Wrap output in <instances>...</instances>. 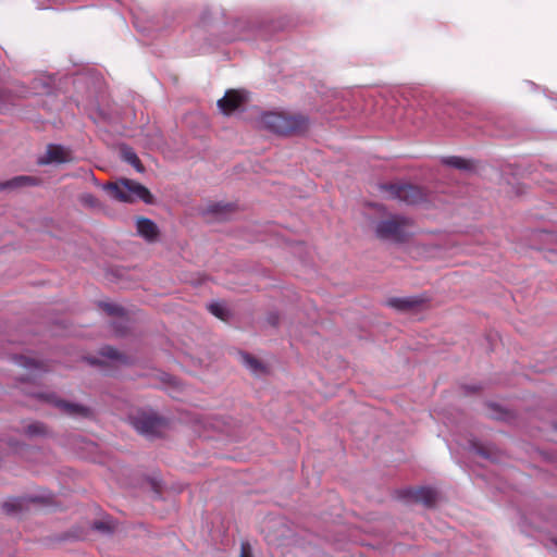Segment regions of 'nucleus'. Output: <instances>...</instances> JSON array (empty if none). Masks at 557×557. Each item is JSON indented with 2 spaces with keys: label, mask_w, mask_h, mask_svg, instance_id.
Returning <instances> with one entry per match:
<instances>
[{
  "label": "nucleus",
  "mask_w": 557,
  "mask_h": 557,
  "mask_svg": "<svg viewBox=\"0 0 557 557\" xmlns=\"http://www.w3.org/2000/svg\"><path fill=\"white\" fill-rule=\"evenodd\" d=\"M260 125L278 135H298L308 129L309 121L301 114L267 112L261 115Z\"/></svg>",
  "instance_id": "obj_1"
},
{
  "label": "nucleus",
  "mask_w": 557,
  "mask_h": 557,
  "mask_svg": "<svg viewBox=\"0 0 557 557\" xmlns=\"http://www.w3.org/2000/svg\"><path fill=\"white\" fill-rule=\"evenodd\" d=\"M412 220L401 214H389L374 225L375 236L395 244L406 243L411 236Z\"/></svg>",
  "instance_id": "obj_2"
},
{
  "label": "nucleus",
  "mask_w": 557,
  "mask_h": 557,
  "mask_svg": "<svg viewBox=\"0 0 557 557\" xmlns=\"http://www.w3.org/2000/svg\"><path fill=\"white\" fill-rule=\"evenodd\" d=\"M132 426L148 438L161 437L170 429L169 421L152 409H140L129 416Z\"/></svg>",
  "instance_id": "obj_3"
},
{
  "label": "nucleus",
  "mask_w": 557,
  "mask_h": 557,
  "mask_svg": "<svg viewBox=\"0 0 557 557\" xmlns=\"http://www.w3.org/2000/svg\"><path fill=\"white\" fill-rule=\"evenodd\" d=\"M104 189L108 190L112 198L122 202L141 200L148 205L153 203V196L148 188L133 180L122 178L104 185Z\"/></svg>",
  "instance_id": "obj_4"
},
{
  "label": "nucleus",
  "mask_w": 557,
  "mask_h": 557,
  "mask_svg": "<svg viewBox=\"0 0 557 557\" xmlns=\"http://www.w3.org/2000/svg\"><path fill=\"white\" fill-rule=\"evenodd\" d=\"M381 189L386 193L388 199L406 205H418L426 200V193L423 188L408 183L385 184L381 185Z\"/></svg>",
  "instance_id": "obj_5"
},
{
  "label": "nucleus",
  "mask_w": 557,
  "mask_h": 557,
  "mask_svg": "<svg viewBox=\"0 0 557 557\" xmlns=\"http://www.w3.org/2000/svg\"><path fill=\"white\" fill-rule=\"evenodd\" d=\"M39 397L67 416L87 418L91 414V410L88 407L81 404L62 400L54 394H42L39 395Z\"/></svg>",
  "instance_id": "obj_6"
},
{
  "label": "nucleus",
  "mask_w": 557,
  "mask_h": 557,
  "mask_svg": "<svg viewBox=\"0 0 557 557\" xmlns=\"http://www.w3.org/2000/svg\"><path fill=\"white\" fill-rule=\"evenodd\" d=\"M428 302L424 295L394 297L387 300V306L400 312H411L423 308Z\"/></svg>",
  "instance_id": "obj_7"
},
{
  "label": "nucleus",
  "mask_w": 557,
  "mask_h": 557,
  "mask_svg": "<svg viewBox=\"0 0 557 557\" xmlns=\"http://www.w3.org/2000/svg\"><path fill=\"white\" fill-rule=\"evenodd\" d=\"M245 101L246 95L243 91L231 89L218 100V107L222 113L228 115L239 109Z\"/></svg>",
  "instance_id": "obj_8"
},
{
  "label": "nucleus",
  "mask_w": 557,
  "mask_h": 557,
  "mask_svg": "<svg viewBox=\"0 0 557 557\" xmlns=\"http://www.w3.org/2000/svg\"><path fill=\"white\" fill-rule=\"evenodd\" d=\"M73 160L71 151L59 145H49L45 156L38 160L39 164L65 163Z\"/></svg>",
  "instance_id": "obj_9"
},
{
  "label": "nucleus",
  "mask_w": 557,
  "mask_h": 557,
  "mask_svg": "<svg viewBox=\"0 0 557 557\" xmlns=\"http://www.w3.org/2000/svg\"><path fill=\"white\" fill-rule=\"evenodd\" d=\"M230 426V420L223 417L209 416L203 418L195 419V431L201 432L206 430H214L218 432H224Z\"/></svg>",
  "instance_id": "obj_10"
},
{
  "label": "nucleus",
  "mask_w": 557,
  "mask_h": 557,
  "mask_svg": "<svg viewBox=\"0 0 557 557\" xmlns=\"http://www.w3.org/2000/svg\"><path fill=\"white\" fill-rule=\"evenodd\" d=\"M137 234L148 243H154L160 238V230L157 224L144 216L136 218Z\"/></svg>",
  "instance_id": "obj_11"
},
{
  "label": "nucleus",
  "mask_w": 557,
  "mask_h": 557,
  "mask_svg": "<svg viewBox=\"0 0 557 557\" xmlns=\"http://www.w3.org/2000/svg\"><path fill=\"white\" fill-rule=\"evenodd\" d=\"M15 361L20 367L25 368L26 370L29 371L28 379L36 377L38 374L46 372L48 370L47 366L44 362L28 356L15 357Z\"/></svg>",
  "instance_id": "obj_12"
},
{
  "label": "nucleus",
  "mask_w": 557,
  "mask_h": 557,
  "mask_svg": "<svg viewBox=\"0 0 557 557\" xmlns=\"http://www.w3.org/2000/svg\"><path fill=\"white\" fill-rule=\"evenodd\" d=\"M103 310L112 317H116L114 329L117 334H123L126 330L127 319L124 317V309L115 304H104Z\"/></svg>",
  "instance_id": "obj_13"
},
{
  "label": "nucleus",
  "mask_w": 557,
  "mask_h": 557,
  "mask_svg": "<svg viewBox=\"0 0 557 557\" xmlns=\"http://www.w3.org/2000/svg\"><path fill=\"white\" fill-rule=\"evenodd\" d=\"M411 497L423 505L431 507L437 500V492L431 487H420L411 492Z\"/></svg>",
  "instance_id": "obj_14"
},
{
  "label": "nucleus",
  "mask_w": 557,
  "mask_h": 557,
  "mask_svg": "<svg viewBox=\"0 0 557 557\" xmlns=\"http://www.w3.org/2000/svg\"><path fill=\"white\" fill-rule=\"evenodd\" d=\"M39 184V180L34 177V176H26V175H21V176H16L5 183H1L0 184V188L1 189H4V188H18V187H22V186H28V185H37Z\"/></svg>",
  "instance_id": "obj_15"
},
{
  "label": "nucleus",
  "mask_w": 557,
  "mask_h": 557,
  "mask_svg": "<svg viewBox=\"0 0 557 557\" xmlns=\"http://www.w3.org/2000/svg\"><path fill=\"white\" fill-rule=\"evenodd\" d=\"M234 211V206L231 203H213L208 206L207 213L211 214L218 220H224L228 216L230 213Z\"/></svg>",
  "instance_id": "obj_16"
},
{
  "label": "nucleus",
  "mask_w": 557,
  "mask_h": 557,
  "mask_svg": "<svg viewBox=\"0 0 557 557\" xmlns=\"http://www.w3.org/2000/svg\"><path fill=\"white\" fill-rule=\"evenodd\" d=\"M208 310L222 321H228L231 311L224 302L215 301L208 305Z\"/></svg>",
  "instance_id": "obj_17"
},
{
  "label": "nucleus",
  "mask_w": 557,
  "mask_h": 557,
  "mask_svg": "<svg viewBox=\"0 0 557 557\" xmlns=\"http://www.w3.org/2000/svg\"><path fill=\"white\" fill-rule=\"evenodd\" d=\"M443 163L459 170H471L472 164L469 160L460 157H447L443 159Z\"/></svg>",
  "instance_id": "obj_18"
},
{
  "label": "nucleus",
  "mask_w": 557,
  "mask_h": 557,
  "mask_svg": "<svg viewBox=\"0 0 557 557\" xmlns=\"http://www.w3.org/2000/svg\"><path fill=\"white\" fill-rule=\"evenodd\" d=\"M123 160L132 164L138 172H143L144 168L138 159L137 154L129 148H123L122 150Z\"/></svg>",
  "instance_id": "obj_19"
},
{
  "label": "nucleus",
  "mask_w": 557,
  "mask_h": 557,
  "mask_svg": "<svg viewBox=\"0 0 557 557\" xmlns=\"http://www.w3.org/2000/svg\"><path fill=\"white\" fill-rule=\"evenodd\" d=\"M101 356L112 361L125 362L126 358L123 354L114 349L113 347L107 346L101 349Z\"/></svg>",
  "instance_id": "obj_20"
},
{
  "label": "nucleus",
  "mask_w": 557,
  "mask_h": 557,
  "mask_svg": "<svg viewBox=\"0 0 557 557\" xmlns=\"http://www.w3.org/2000/svg\"><path fill=\"white\" fill-rule=\"evenodd\" d=\"M94 529L101 533H111L115 529V524L112 519H104L96 521L94 523Z\"/></svg>",
  "instance_id": "obj_21"
},
{
  "label": "nucleus",
  "mask_w": 557,
  "mask_h": 557,
  "mask_svg": "<svg viewBox=\"0 0 557 557\" xmlns=\"http://www.w3.org/2000/svg\"><path fill=\"white\" fill-rule=\"evenodd\" d=\"M26 433L30 436L46 435L47 429L42 423L34 422L27 425Z\"/></svg>",
  "instance_id": "obj_22"
},
{
  "label": "nucleus",
  "mask_w": 557,
  "mask_h": 557,
  "mask_svg": "<svg viewBox=\"0 0 557 557\" xmlns=\"http://www.w3.org/2000/svg\"><path fill=\"white\" fill-rule=\"evenodd\" d=\"M79 202L83 206L88 207V208H99L100 207L99 200L92 194H89V193L82 194L79 196Z\"/></svg>",
  "instance_id": "obj_23"
},
{
  "label": "nucleus",
  "mask_w": 557,
  "mask_h": 557,
  "mask_svg": "<svg viewBox=\"0 0 557 557\" xmlns=\"http://www.w3.org/2000/svg\"><path fill=\"white\" fill-rule=\"evenodd\" d=\"M243 358H244L245 364L249 369H251L253 372H258V371H260L262 369V364L255 357L246 354V355H244Z\"/></svg>",
  "instance_id": "obj_24"
},
{
  "label": "nucleus",
  "mask_w": 557,
  "mask_h": 557,
  "mask_svg": "<svg viewBox=\"0 0 557 557\" xmlns=\"http://www.w3.org/2000/svg\"><path fill=\"white\" fill-rule=\"evenodd\" d=\"M22 507V504L18 499H11L3 504V509L8 513H13Z\"/></svg>",
  "instance_id": "obj_25"
},
{
  "label": "nucleus",
  "mask_w": 557,
  "mask_h": 557,
  "mask_svg": "<svg viewBox=\"0 0 557 557\" xmlns=\"http://www.w3.org/2000/svg\"><path fill=\"white\" fill-rule=\"evenodd\" d=\"M239 557H252L249 543H242Z\"/></svg>",
  "instance_id": "obj_26"
},
{
  "label": "nucleus",
  "mask_w": 557,
  "mask_h": 557,
  "mask_svg": "<svg viewBox=\"0 0 557 557\" xmlns=\"http://www.w3.org/2000/svg\"><path fill=\"white\" fill-rule=\"evenodd\" d=\"M8 100H9V94L5 90L0 89V104L4 103Z\"/></svg>",
  "instance_id": "obj_27"
},
{
  "label": "nucleus",
  "mask_w": 557,
  "mask_h": 557,
  "mask_svg": "<svg viewBox=\"0 0 557 557\" xmlns=\"http://www.w3.org/2000/svg\"><path fill=\"white\" fill-rule=\"evenodd\" d=\"M277 319H278V318H277V315H275V314H271V315L269 317V321H270V323H271V324H273V325H276V324H277Z\"/></svg>",
  "instance_id": "obj_28"
},
{
  "label": "nucleus",
  "mask_w": 557,
  "mask_h": 557,
  "mask_svg": "<svg viewBox=\"0 0 557 557\" xmlns=\"http://www.w3.org/2000/svg\"><path fill=\"white\" fill-rule=\"evenodd\" d=\"M176 419H178L180 421L187 422V419L185 418V413L184 412H180V414H178V417H176Z\"/></svg>",
  "instance_id": "obj_29"
}]
</instances>
